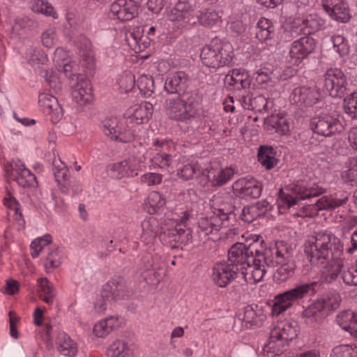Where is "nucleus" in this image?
Returning a JSON list of instances; mask_svg holds the SVG:
<instances>
[{"mask_svg": "<svg viewBox=\"0 0 357 357\" xmlns=\"http://www.w3.org/2000/svg\"><path fill=\"white\" fill-rule=\"evenodd\" d=\"M303 252L311 265L317 266L335 262L337 265L332 278H336L343 266V243L334 234L319 232L305 241Z\"/></svg>", "mask_w": 357, "mask_h": 357, "instance_id": "1", "label": "nucleus"}, {"mask_svg": "<svg viewBox=\"0 0 357 357\" xmlns=\"http://www.w3.org/2000/svg\"><path fill=\"white\" fill-rule=\"evenodd\" d=\"M202 100L198 91L169 98L166 101V114L172 120L187 123L196 116Z\"/></svg>", "mask_w": 357, "mask_h": 357, "instance_id": "2", "label": "nucleus"}, {"mask_svg": "<svg viewBox=\"0 0 357 357\" xmlns=\"http://www.w3.org/2000/svg\"><path fill=\"white\" fill-rule=\"evenodd\" d=\"M200 58L205 66L215 70L225 66L232 67L236 61L232 45L217 40H213L202 47Z\"/></svg>", "mask_w": 357, "mask_h": 357, "instance_id": "3", "label": "nucleus"}, {"mask_svg": "<svg viewBox=\"0 0 357 357\" xmlns=\"http://www.w3.org/2000/svg\"><path fill=\"white\" fill-rule=\"evenodd\" d=\"M341 301L339 294L335 291L327 292L305 308L301 313V318L307 325L315 326L337 310Z\"/></svg>", "mask_w": 357, "mask_h": 357, "instance_id": "4", "label": "nucleus"}, {"mask_svg": "<svg viewBox=\"0 0 357 357\" xmlns=\"http://www.w3.org/2000/svg\"><path fill=\"white\" fill-rule=\"evenodd\" d=\"M321 283L312 282L310 283H301L295 287L279 294L275 296V302L272 306L271 313L273 316H279L293 305V303L308 295L314 294L318 291Z\"/></svg>", "mask_w": 357, "mask_h": 357, "instance_id": "5", "label": "nucleus"}, {"mask_svg": "<svg viewBox=\"0 0 357 357\" xmlns=\"http://www.w3.org/2000/svg\"><path fill=\"white\" fill-rule=\"evenodd\" d=\"M326 188L314 182L301 181L291 188V192L280 189L279 191V207L286 206L289 208L298 204L301 200H310L326 192Z\"/></svg>", "mask_w": 357, "mask_h": 357, "instance_id": "6", "label": "nucleus"}, {"mask_svg": "<svg viewBox=\"0 0 357 357\" xmlns=\"http://www.w3.org/2000/svg\"><path fill=\"white\" fill-rule=\"evenodd\" d=\"M260 242L258 236L246 238L245 243H235L228 250V259L226 262L239 268V266L253 264L256 261V255L259 254Z\"/></svg>", "mask_w": 357, "mask_h": 357, "instance_id": "7", "label": "nucleus"}, {"mask_svg": "<svg viewBox=\"0 0 357 357\" xmlns=\"http://www.w3.org/2000/svg\"><path fill=\"white\" fill-rule=\"evenodd\" d=\"M128 297L129 291L125 280L121 277L113 278L102 286L100 298L95 307L102 312L113 303L126 300Z\"/></svg>", "mask_w": 357, "mask_h": 357, "instance_id": "8", "label": "nucleus"}, {"mask_svg": "<svg viewBox=\"0 0 357 357\" xmlns=\"http://www.w3.org/2000/svg\"><path fill=\"white\" fill-rule=\"evenodd\" d=\"M310 126L314 132L324 137L340 134L344 130L339 119L331 114L326 108L322 107L315 110L310 120Z\"/></svg>", "mask_w": 357, "mask_h": 357, "instance_id": "9", "label": "nucleus"}, {"mask_svg": "<svg viewBox=\"0 0 357 357\" xmlns=\"http://www.w3.org/2000/svg\"><path fill=\"white\" fill-rule=\"evenodd\" d=\"M324 87L333 98H343L351 91L347 74L340 68H330L323 75Z\"/></svg>", "mask_w": 357, "mask_h": 357, "instance_id": "10", "label": "nucleus"}, {"mask_svg": "<svg viewBox=\"0 0 357 357\" xmlns=\"http://www.w3.org/2000/svg\"><path fill=\"white\" fill-rule=\"evenodd\" d=\"M349 193L346 191L340 190L329 196H323L318 199L314 204H308L301 208V216H311L313 213L309 211L312 208H316V211L327 210L333 211L344 206L349 200Z\"/></svg>", "mask_w": 357, "mask_h": 357, "instance_id": "11", "label": "nucleus"}, {"mask_svg": "<svg viewBox=\"0 0 357 357\" xmlns=\"http://www.w3.org/2000/svg\"><path fill=\"white\" fill-rule=\"evenodd\" d=\"M231 188L234 196L248 200L261 196L263 184L254 177H245L236 181Z\"/></svg>", "mask_w": 357, "mask_h": 357, "instance_id": "12", "label": "nucleus"}, {"mask_svg": "<svg viewBox=\"0 0 357 357\" xmlns=\"http://www.w3.org/2000/svg\"><path fill=\"white\" fill-rule=\"evenodd\" d=\"M316 47V40L308 32L307 36L292 43L289 50L290 61L293 64L298 65L314 51Z\"/></svg>", "mask_w": 357, "mask_h": 357, "instance_id": "13", "label": "nucleus"}, {"mask_svg": "<svg viewBox=\"0 0 357 357\" xmlns=\"http://www.w3.org/2000/svg\"><path fill=\"white\" fill-rule=\"evenodd\" d=\"M234 171L231 167L222 169L218 164L211 163L202 169V176L205 178L204 185L208 183L212 187H220L227 183L234 176Z\"/></svg>", "mask_w": 357, "mask_h": 357, "instance_id": "14", "label": "nucleus"}, {"mask_svg": "<svg viewBox=\"0 0 357 357\" xmlns=\"http://www.w3.org/2000/svg\"><path fill=\"white\" fill-rule=\"evenodd\" d=\"M190 77L184 71H178L169 75L164 84L165 91L167 93L177 94V96L193 92L194 90L190 89Z\"/></svg>", "mask_w": 357, "mask_h": 357, "instance_id": "15", "label": "nucleus"}, {"mask_svg": "<svg viewBox=\"0 0 357 357\" xmlns=\"http://www.w3.org/2000/svg\"><path fill=\"white\" fill-rule=\"evenodd\" d=\"M105 135L114 141L128 143L135 139V130L128 124H118L116 119H109L103 121Z\"/></svg>", "mask_w": 357, "mask_h": 357, "instance_id": "16", "label": "nucleus"}, {"mask_svg": "<svg viewBox=\"0 0 357 357\" xmlns=\"http://www.w3.org/2000/svg\"><path fill=\"white\" fill-rule=\"evenodd\" d=\"M299 330L295 321L282 323L274 327L270 333V338L278 340V347H287L289 342L298 336Z\"/></svg>", "mask_w": 357, "mask_h": 357, "instance_id": "17", "label": "nucleus"}, {"mask_svg": "<svg viewBox=\"0 0 357 357\" xmlns=\"http://www.w3.org/2000/svg\"><path fill=\"white\" fill-rule=\"evenodd\" d=\"M243 267L238 268L229 262L217 264L213 269V279L215 284L220 287H226L232 280L241 273L240 270Z\"/></svg>", "mask_w": 357, "mask_h": 357, "instance_id": "18", "label": "nucleus"}, {"mask_svg": "<svg viewBox=\"0 0 357 357\" xmlns=\"http://www.w3.org/2000/svg\"><path fill=\"white\" fill-rule=\"evenodd\" d=\"M224 84L228 91H241L250 88L251 79L245 69L234 68L226 75Z\"/></svg>", "mask_w": 357, "mask_h": 357, "instance_id": "19", "label": "nucleus"}, {"mask_svg": "<svg viewBox=\"0 0 357 357\" xmlns=\"http://www.w3.org/2000/svg\"><path fill=\"white\" fill-rule=\"evenodd\" d=\"M257 236L261 248H259V254L256 255V257L261 258L264 264L268 267H276L280 264H284L286 258L281 253L277 241L273 245L264 247L263 246L264 241L259 236Z\"/></svg>", "mask_w": 357, "mask_h": 357, "instance_id": "20", "label": "nucleus"}, {"mask_svg": "<svg viewBox=\"0 0 357 357\" xmlns=\"http://www.w3.org/2000/svg\"><path fill=\"white\" fill-rule=\"evenodd\" d=\"M8 176L22 187H36L38 185L36 176L22 163L15 164L6 168Z\"/></svg>", "mask_w": 357, "mask_h": 357, "instance_id": "21", "label": "nucleus"}, {"mask_svg": "<svg viewBox=\"0 0 357 357\" xmlns=\"http://www.w3.org/2000/svg\"><path fill=\"white\" fill-rule=\"evenodd\" d=\"M113 16L120 21H130L137 16L138 6L134 0H116L110 6Z\"/></svg>", "mask_w": 357, "mask_h": 357, "instance_id": "22", "label": "nucleus"}, {"mask_svg": "<svg viewBox=\"0 0 357 357\" xmlns=\"http://www.w3.org/2000/svg\"><path fill=\"white\" fill-rule=\"evenodd\" d=\"M194 10L186 2L178 1L170 10L169 17L172 21L181 22L182 25L191 26L198 22V15H193Z\"/></svg>", "mask_w": 357, "mask_h": 357, "instance_id": "23", "label": "nucleus"}, {"mask_svg": "<svg viewBox=\"0 0 357 357\" xmlns=\"http://www.w3.org/2000/svg\"><path fill=\"white\" fill-rule=\"evenodd\" d=\"M320 94L315 89L301 86L294 89L291 93V100L299 105L311 107L319 103Z\"/></svg>", "mask_w": 357, "mask_h": 357, "instance_id": "24", "label": "nucleus"}, {"mask_svg": "<svg viewBox=\"0 0 357 357\" xmlns=\"http://www.w3.org/2000/svg\"><path fill=\"white\" fill-rule=\"evenodd\" d=\"M39 102L50 116V120L53 123H56L61 119L63 115V109L56 97L47 93L40 94Z\"/></svg>", "mask_w": 357, "mask_h": 357, "instance_id": "25", "label": "nucleus"}, {"mask_svg": "<svg viewBox=\"0 0 357 357\" xmlns=\"http://www.w3.org/2000/svg\"><path fill=\"white\" fill-rule=\"evenodd\" d=\"M256 38L261 43L267 45L275 46V27L273 23L268 19L261 17L256 26Z\"/></svg>", "mask_w": 357, "mask_h": 357, "instance_id": "26", "label": "nucleus"}, {"mask_svg": "<svg viewBox=\"0 0 357 357\" xmlns=\"http://www.w3.org/2000/svg\"><path fill=\"white\" fill-rule=\"evenodd\" d=\"M343 109L346 114L351 118H357V92H350L349 94L344 98ZM349 139L357 150V126L353 128L349 135Z\"/></svg>", "mask_w": 357, "mask_h": 357, "instance_id": "27", "label": "nucleus"}, {"mask_svg": "<svg viewBox=\"0 0 357 357\" xmlns=\"http://www.w3.org/2000/svg\"><path fill=\"white\" fill-rule=\"evenodd\" d=\"M240 208L231 202H223L220 207L215 210L213 214L218 217L222 222V225L227 223L226 226L232 221H235L236 216L239 214Z\"/></svg>", "mask_w": 357, "mask_h": 357, "instance_id": "28", "label": "nucleus"}, {"mask_svg": "<svg viewBox=\"0 0 357 357\" xmlns=\"http://www.w3.org/2000/svg\"><path fill=\"white\" fill-rule=\"evenodd\" d=\"M276 154L277 152L273 146L261 145L257 152L258 161L265 169H272L279 162Z\"/></svg>", "mask_w": 357, "mask_h": 357, "instance_id": "29", "label": "nucleus"}, {"mask_svg": "<svg viewBox=\"0 0 357 357\" xmlns=\"http://www.w3.org/2000/svg\"><path fill=\"white\" fill-rule=\"evenodd\" d=\"M256 261L253 264H250L248 266L246 271L243 270L241 271V274L243 275L245 280L249 282L257 283L262 280L265 273L266 269L264 266L262 264L263 261L261 258L256 257Z\"/></svg>", "mask_w": 357, "mask_h": 357, "instance_id": "30", "label": "nucleus"}, {"mask_svg": "<svg viewBox=\"0 0 357 357\" xmlns=\"http://www.w3.org/2000/svg\"><path fill=\"white\" fill-rule=\"evenodd\" d=\"M107 171L112 177L118 179L137 175V172H135V169L128 160L109 165Z\"/></svg>", "mask_w": 357, "mask_h": 357, "instance_id": "31", "label": "nucleus"}, {"mask_svg": "<svg viewBox=\"0 0 357 357\" xmlns=\"http://www.w3.org/2000/svg\"><path fill=\"white\" fill-rule=\"evenodd\" d=\"M264 317L259 306L257 304H252L245 307L243 321L248 328L259 327L264 320Z\"/></svg>", "mask_w": 357, "mask_h": 357, "instance_id": "32", "label": "nucleus"}, {"mask_svg": "<svg viewBox=\"0 0 357 357\" xmlns=\"http://www.w3.org/2000/svg\"><path fill=\"white\" fill-rule=\"evenodd\" d=\"M91 89L86 82H81L72 91V98L77 105V110L82 111V107L91 100Z\"/></svg>", "mask_w": 357, "mask_h": 357, "instance_id": "33", "label": "nucleus"}, {"mask_svg": "<svg viewBox=\"0 0 357 357\" xmlns=\"http://www.w3.org/2000/svg\"><path fill=\"white\" fill-rule=\"evenodd\" d=\"M326 13L333 20L341 23H347L351 18V10L346 0L326 10Z\"/></svg>", "mask_w": 357, "mask_h": 357, "instance_id": "34", "label": "nucleus"}, {"mask_svg": "<svg viewBox=\"0 0 357 357\" xmlns=\"http://www.w3.org/2000/svg\"><path fill=\"white\" fill-rule=\"evenodd\" d=\"M222 222L218 217L214 214L211 217L200 218L198 220L197 232L201 236L203 234L206 236L211 234L213 231H219L222 227Z\"/></svg>", "mask_w": 357, "mask_h": 357, "instance_id": "35", "label": "nucleus"}, {"mask_svg": "<svg viewBox=\"0 0 357 357\" xmlns=\"http://www.w3.org/2000/svg\"><path fill=\"white\" fill-rule=\"evenodd\" d=\"M58 351L61 354L68 356H75L77 352L76 343L65 333H59L56 338Z\"/></svg>", "mask_w": 357, "mask_h": 357, "instance_id": "36", "label": "nucleus"}, {"mask_svg": "<svg viewBox=\"0 0 357 357\" xmlns=\"http://www.w3.org/2000/svg\"><path fill=\"white\" fill-rule=\"evenodd\" d=\"M337 321L341 328L354 336V331L357 326V313L350 310H344L337 316Z\"/></svg>", "mask_w": 357, "mask_h": 357, "instance_id": "37", "label": "nucleus"}, {"mask_svg": "<svg viewBox=\"0 0 357 357\" xmlns=\"http://www.w3.org/2000/svg\"><path fill=\"white\" fill-rule=\"evenodd\" d=\"M264 123L268 127V130H274L280 135H286L289 130L287 119L279 114L268 116L264 119Z\"/></svg>", "mask_w": 357, "mask_h": 357, "instance_id": "38", "label": "nucleus"}, {"mask_svg": "<svg viewBox=\"0 0 357 357\" xmlns=\"http://www.w3.org/2000/svg\"><path fill=\"white\" fill-rule=\"evenodd\" d=\"M38 283L40 287V298L47 304L51 305L53 303L55 296V289L53 284L47 278H40L38 279Z\"/></svg>", "mask_w": 357, "mask_h": 357, "instance_id": "39", "label": "nucleus"}, {"mask_svg": "<svg viewBox=\"0 0 357 357\" xmlns=\"http://www.w3.org/2000/svg\"><path fill=\"white\" fill-rule=\"evenodd\" d=\"M274 274V280L278 283L286 282L288 279L292 278L295 273L296 264L294 261L291 262L284 261V264H280Z\"/></svg>", "mask_w": 357, "mask_h": 357, "instance_id": "40", "label": "nucleus"}, {"mask_svg": "<svg viewBox=\"0 0 357 357\" xmlns=\"http://www.w3.org/2000/svg\"><path fill=\"white\" fill-rule=\"evenodd\" d=\"M129 352L128 343L124 340H116L107 347L106 355L108 357H126Z\"/></svg>", "mask_w": 357, "mask_h": 357, "instance_id": "41", "label": "nucleus"}, {"mask_svg": "<svg viewBox=\"0 0 357 357\" xmlns=\"http://www.w3.org/2000/svg\"><path fill=\"white\" fill-rule=\"evenodd\" d=\"M221 17L215 10L206 9L199 12L198 22L203 26L213 27L220 21Z\"/></svg>", "mask_w": 357, "mask_h": 357, "instance_id": "42", "label": "nucleus"}, {"mask_svg": "<svg viewBox=\"0 0 357 357\" xmlns=\"http://www.w3.org/2000/svg\"><path fill=\"white\" fill-rule=\"evenodd\" d=\"M142 234V238L150 241L155 238L159 229L158 221L154 218L145 219L141 223Z\"/></svg>", "mask_w": 357, "mask_h": 357, "instance_id": "43", "label": "nucleus"}, {"mask_svg": "<svg viewBox=\"0 0 357 357\" xmlns=\"http://www.w3.org/2000/svg\"><path fill=\"white\" fill-rule=\"evenodd\" d=\"M148 202L150 205L149 213H155L162 210L166 204V197L158 191L151 192L148 197Z\"/></svg>", "mask_w": 357, "mask_h": 357, "instance_id": "44", "label": "nucleus"}, {"mask_svg": "<svg viewBox=\"0 0 357 357\" xmlns=\"http://www.w3.org/2000/svg\"><path fill=\"white\" fill-rule=\"evenodd\" d=\"M31 8L35 13L51 16L54 19L58 17L57 13L54 11L52 6L44 0H33L31 3Z\"/></svg>", "mask_w": 357, "mask_h": 357, "instance_id": "45", "label": "nucleus"}, {"mask_svg": "<svg viewBox=\"0 0 357 357\" xmlns=\"http://www.w3.org/2000/svg\"><path fill=\"white\" fill-rule=\"evenodd\" d=\"M137 86L142 95L150 97L155 90L153 77L145 75L140 76L137 79Z\"/></svg>", "mask_w": 357, "mask_h": 357, "instance_id": "46", "label": "nucleus"}, {"mask_svg": "<svg viewBox=\"0 0 357 357\" xmlns=\"http://www.w3.org/2000/svg\"><path fill=\"white\" fill-rule=\"evenodd\" d=\"M52 170L56 181L59 184L65 183L68 178V169L60 159L54 160L52 162Z\"/></svg>", "mask_w": 357, "mask_h": 357, "instance_id": "47", "label": "nucleus"}, {"mask_svg": "<svg viewBox=\"0 0 357 357\" xmlns=\"http://www.w3.org/2000/svg\"><path fill=\"white\" fill-rule=\"evenodd\" d=\"M52 239L50 234H45L33 240L30 245L31 257L33 258L38 257L43 249L45 246L50 245L52 243Z\"/></svg>", "mask_w": 357, "mask_h": 357, "instance_id": "48", "label": "nucleus"}, {"mask_svg": "<svg viewBox=\"0 0 357 357\" xmlns=\"http://www.w3.org/2000/svg\"><path fill=\"white\" fill-rule=\"evenodd\" d=\"M331 41L333 45V50L341 57L347 55L349 52V45L348 40L342 35H335L331 37Z\"/></svg>", "mask_w": 357, "mask_h": 357, "instance_id": "49", "label": "nucleus"}, {"mask_svg": "<svg viewBox=\"0 0 357 357\" xmlns=\"http://www.w3.org/2000/svg\"><path fill=\"white\" fill-rule=\"evenodd\" d=\"M268 343L264 346L262 350L263 355L265 357H275V356H279L286 349L284 347H282V346L278 347V340H272L270 337Z\"/></svg>", "mask_w": 357, "mask_h": 357, "instance_id": "50", "label": "nucleus"}, {"mask_svg": "<svg viewBox=\"0 0 357 357\" xmlns=\"http://www.w3.org/2000/svg\"><path fill=\"white\" fill-rule=\"evenodd\" d=\"M348 169L342 173V178L347 182H355L357 184V157L349 158Z\"/></svg>", "mask_w": 357, "mask_h": 357, "instance_id": "51", "label": "nucleus"}, {"mask_svg": "<svg viewBox=\"0 0 357 357\" xmlns=\"http://www.w3.org/2000/svg\"><path fill=\"white\" fill-rule=\"evenodd\" d=\"M151 116H149V112H146L142 107L135 105L132 114L129 116L130 123H135L137 125L144 122H147Z\"/></svg>", "mask_w": 357, "mask_h": 357, "instance_id": "52", "label": "nucleus"}, {"mask_svg": "<svg viewBox=\"0 0 357 357\" xmlns=\"http://www.w3.org/2000/svg\"><path fill=\"white\" fill-rule=\"evenodd\" d=\"M357 349L356 344H341L333 349L331 357H354V351Z\"/></svg>", "mask_w": 357, "mask_h": 357, "instance_id": "53", "label": "nucleus"}, {"mask_svg": "<svg viewBox=\"0 0 357 357\" xmlns=\"http://www.w3.org/2000/svg\"><path fill=\"white\" fill-rule=\"evenodd\" d=\"M343 282L349 286H357V263L355 266L344 270L342 273Z\"/></svg>", "mask_w": 357, "mask_h": 357, "instance_id": "54", "label": "nucleus"}, {"mask_svg": "<svg viewBox=\"0 0 357 357\" xmlns=\"http://www.w3.org/2000/svg\"><path fill=\"white\" fill-rule=\"evenodd\" d=\"M60 265L59 248L55 247L48 252L46 257V263L45 267L46 269H54Z\"/></svg>", "mask_w": 357, "mask_h": 357, "instance_id": "55", "label": "nucleus"}, {"mask_svg": "<svg viewBox=\"0 0 357 357\" xmlns=\"http://www.w3.org/2000/svg\"><path fill=\"white\" fill-rule=\"evenodd\" d=\"M7 197L3 198V203L10 209L15 211L16 220H19L22 218V213L20 211V204L16 198L13 196L9 191L7 192Z\"/></svg>", "mask_w": 357, "mask_h": 357, "instance_id": "56", "label": "nucleus"}, {"mask_svg": "<svg viewBox=\"0 0 357 357\" xmlns=\"http://www.w3.org/2000/svg\"><path fill=\"white\" fill-rule=\"evenodd\" d=\"M197 169L194 164H186L177 169V176L185 181L191 179L196 174Z\"/></svg>", "mask_w": 357, "mask_h": 357, "instance_id": "57", "label": "nucleus"}, {"mask_svg": "<svg viewBox=\"0 0 357 357\" xmlns=\"http://www.w3.org/2000/svg\"><path fill=\"white\" fill-rule=\"evenodd\" d=\"M242 220L245 222H252L257 218H260L259 213L256 212V209L252 206H245L238 214Z\"/></svg>", "mask_w": 357, "mask_h": 357, "instance_id": "58", "label": "nucleus"}, {"mask_svg": "<svg viewBox=\"0 0 357 357\" xmlns=\"http://www.w3.org/2000/svg\"><path fill=\"white\" fill-rule=\"evenodd\" d=\"M267 103L266 98L262 95L250 99V105L252 107V109L259 112L266 109Z\"/></svg>", "mask_w": 357, "mask_h": 357, "instance_id": "59", "label": "nucleus"}, {"mask_svg": "<svg viewBox=\"0 0 357 357\" xmlns=\"http://www.w3.org/2000/svg\"><path fill=\"white\" fill-rule=\"evenodd\" d=\"M255 79L258 85L262 86L271 80L273 72L269 71L268 69L261 68L255 73Z\"/></svg>", "mask_w": 357, "mask_h": 357, "instance_id": "60", "label": "nucleus"}, {"mask_svg": "<svg viewBox=\"0 0 357 357\" xmlns=\"http://www.w3.org/2000/svg\"><path fill=\"white\" fill-rule=\"evenodd\" d=\"M302 31L303 28H300L294 24L284 30L282 38H284L285 42H290L298 37Z\"/></svg>", "mask_w": 357, "mask_h": 357, "instance_id": "61", "label": "nucleus"}, {"mask_svg": "<svg viewBox=\"0 0 357 357\" xmlns=\"http://www.w3.org/2000/svg\"><path fill=\"white\" fill-rule=\"evenodd\" d=\"M162 175L157 173H146L141 176V182L148 186L158 185L162 181Z\"/></svg>", "mask_w": 357, "mask_h": 357, "instance_id": "62", "label": "nucleus"}, {"mask_svg": "<svg viewBox=\"0 0 357 357\" xmlns=\"http://www.w3.org/2000/svg\"><path fill=\"white\" fill-rule=\"evenodd\" d=\"M93 332L98 337H105L111 331L109 330L108 326H107V324L103 321H100L95 324Z\"/></svg>", "mask_w": 357, "mask_h": 357, "instance_id": "63", "label": "nucleus"}, {"mask_svg": "<svg viewBox=\"0 0 357 357\" xmlns=\"http://www.w3.org/2000/svg\"><path fill=\"white\" fill-rule=\"evenodd\" d=\"M280 250H281V253L286 258L285 261L291 262V258L292 257L293 249L292 248L288 245L286 241H277Z\"/></svg>", "mask_w": 357, "mask_h": 357, "instance_id": "64", "label": "nucleus"}]
</instances>
